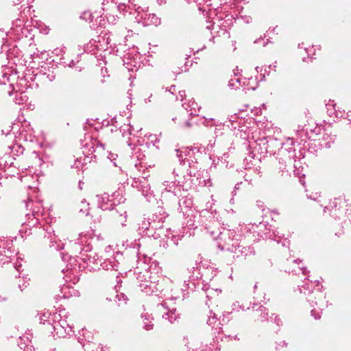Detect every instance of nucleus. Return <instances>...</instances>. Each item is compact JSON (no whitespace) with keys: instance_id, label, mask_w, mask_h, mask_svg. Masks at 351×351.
Segmentation results:
<instances>
[{"instance_id":"nucleus-1","label":"nucleus","mask_w":351,"mask_h":351,"mask_svg":"<svg viewBox=\"0 0 351 351\" xmlns=\"http://www.w3.org/2000/svg\"><path fill=\"white\" fill-rule=\"evenodd\" d=\"M180 97H183V95L182 94V93H181V92L180 93Z\"/></svg>"}]
</instances>
